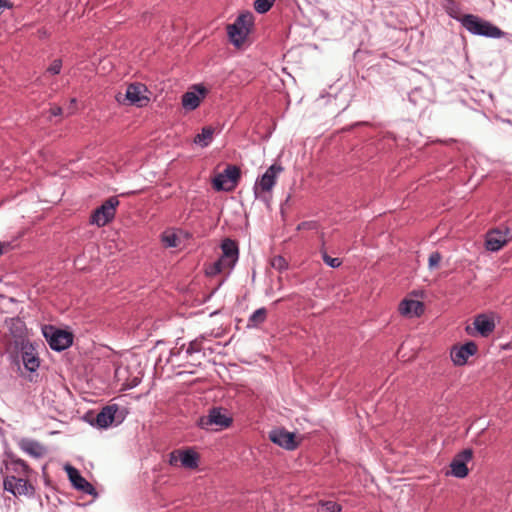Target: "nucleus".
<instances>
[{
    "label": "nucleus",
    "instance_id": "1",
    "mask_svg": "<svg viewBox=\"0 0 512 512\" xmlns=\"http://www.w3.org/2000/svg\"><path fill=\"white\" fill-rule=\"evenodd\" d=\"M460 22L470 33L475 35L489 38H501L505 34L497 26L473 14L464 15L461 17Z\"/></svg>",
    "mask_w": 512,
    "mask_h": 512
},
{
    "label": "nucleus",
    "instance_id": "2",
    "mask_svg": "<svg viewBox=\"0 0 512 512\" xmlns=\"http://www.w3.org/2000/svg\"><path fill=\"white\" fill-rule=\"evenodd\" d=\"M232 417L226 409L222 407H213L209 409L208 414L198 420V425L202 429L218 431L228 428L232 424Z\"/></svg>",
    "mask_w": 512,
    "mask_h": 512
},
{
    "label": "nucleus",
    "instance_id": "3",
    "mask_svg": "<svg viewBox=\"0 0 512 512\" xmlns=\"http://www.w3.org/2000/svg\"><path fill=\"white\" fill-rule=\"evenodd\" d=\"M252 25V13L247 12L239 15L233 24L227 26V32L231 42L235 46L240 47L245 42Z\"/></svg>",
    "mask_w": 512,
    "mask_h": 512
},
{
    "label": "nucleus",
    "instance_id": "4",
    "mask_svg": "<svg viewBox=\"0 0 512 512\" xmlns=\"http://www.w3.org/2000/svg\"><path fill=\"white\" fill-rule=\"evenodd\" d=\"M149 100L150 99L147 96V88L141 83L129 84L126 88L125 94H118L117 96L118 102L135 105L137 107L146 106Z\"/></svg>",
    "mask_w": 512,
    "mask_h": 512
},
{
    "label": "nucleus",
    "instance_id": "5",
    "mask_svg": "<svg viewBox=\"0 0 512 512\" xmlns=\"http://www.w3.org/2000/svg\"><path fill=\"white\" fill-rule=\"evenodd\" d=\"M240 175L241 172L237 166L228 165L223 173H219L213 178V188L217 191H232L236 187Z\"/></svg>",
    "mask_w": 512,
    "mask_h": 512
},
{
    "label": "nucleus",
    "instance_id": "6",
    "mask_svg": "<svg viewBox=\"0 0 512 512\" xmlns=\"http://www.w3.org/2000/svg\"><path fill=\"white\" fill-rule=\"evenodd\" d=\"M118 205V199L116 197H110L93 212L91 216V223L96 224L98 227L105 226L114 218L116 207Z\"/></svg>",
    "mask_w": 512,
    "mask_h": 512
},
{
    "label": "nucleus",
    "instance_id": "7",
    "mask_svg": "<svg viewBox=\"0 0 512 512\" xmlns=\"http://www.w3.org/2000/svg\"><path fill=\"white\" fill-rule=\"evenodd\" d=\"M44 336L51 349L62 351L68 348L73 342V335L64 330H55L53 327H46Z\"/></svg>",
    "mask_w": 512,
    "mask_h": 512
},
{
    "label": "nucleus",
    "instance_id": "8",
    "mask_svg": "<svg viewBox=\"0 0 512 512\" xmlns=\"http://www.w3.org/2000/svg\"><path fill=\"white\" fill-rule=\"evenodd\" d=\"M269 439L274 444L290 451L295 450L300 444V441L297 440L296 435L285 430L284 428H277L270 431Z\"/></svg>",
    "mask_w": 512,
    "mask_h": 512
},
{
    "label": "nucleus",
    "instance_id": "9",
    "mask_svg": "<svg viewBox=\"0 0 512 512\" xmlns=\"http://www.w3.org/2000/svg\"><path fill=\"white\" fill-rule=\"evenodd\" d=\"M512 240V229L505 227V230L493 229L486 235L485 245L490 251H498Z\"/></svg>",
    "mask_w": 512,
    "mask_h": 512
},
{
    "label": "nucleus",
    "instance_id": "10",
    "mask_svg": "<svg viewBox=\"0 0 512 512\" xmlns=\"http://www.w3.org/2000/svg\"><path fill=\"white\" fill-rule=\"evenodd\" d=\"M169 464L172 466H183L185 468L194 469L198 466V455L194 451L175 450L170 453Z\"/></svg>",
    "mask_w": 512,
    "mask_h": 512
},
{
    "label": "nucleus",
    "instance_id": "11",
    "mask_svg": "<svg viewBox=\"0 0 512 512\" xmlns=\"http://www.w3.org/2000/svg\"><path fill=\"white\" fill-rule=\"evenodd\" d=\"M473 451L465 449L458 453L451 462V473L458 478H464L468 475L467 463L472 459Z\"/></svg>",
    "mask_w": 512,
    "mask_h": 512
},
{
    "label": "nucleus",
    "instance_id": "12",
    "mask_svg": "<svg viewBox=\"0 0 512 512\" xmlns=\"http://www.w3.org/2000/svg\"><path fill=\"white\" fill-rule=\"evenodd\" d=\"M477 351V345L474 342H468L460 347H454L451 351V359L455 365L466 364L468 358Z\"/></svg>",
    "mask_w": 512,
    "mask_h": 512
},
{
    "label": "nucleus",
    "instance_id": "13",
    "mask_svg": "<svg viewBox=\"0 0 512 512\" xmlns=\"http://www.w3.org/2000/svg\"><path fill=\"white\" fill-rule=\"evenodd\" d=\"M66 472L74 488L90 495L95 493V488L93 485L89 483L84 477H82L76 468L67 466Z\"/></svg>",
    "mask_w": 512,
    "mask_h": 512
},
{
    "label": "nucleus",
    "instance_id": "14",
    "mask_svg": "<svg viewBox=\"0 0 512 512\" xmlns=\"http://www.w3.org/2000/svg\"><path fill=\"white\" fill-rule=\"evenodd\" d=\"M119 410L118 405H108L102 408V410L97 414L95 423L100 428H107L109 425L113 424L117 419V412Z\"/></svg>",
    "mask_w": 512,
    "mask_h": 512
},
{
    "label": "nucleus",
    "instance_id": "15",
    "mask_svg": "<svg viewBox=\"0 0 512 512\" xmlns=\"http://www.w3.org/2000/svg\"><path fill=\"white\" fill-rule=\"evenodd\" d=\"M280 165H271L266 172L262 175L261 179L257 183L256 189L260 188L262 191H270L276 183L278 174L282 171Z\"/></svg>",
    "mask_w": 512,
    "mask_h": 512
},
{
    "label": "nucleus",
    "instance_id": "16",
    "mask_svg": "<svg viewBox=\"0 0 512 512\" xmlns=\"http://www.w3.org/2000/svg\"><path fill=\"white\" fill-rule=\"evenodd\" d=\"M4 488L14 495H23L28 493L30 485L24 478L10 476L4 480Z\"/></svg>",
    "mask_w": 512,
    "mask_h": 512
},
{
    "label": "nucleus",
    "instance_id": "17",
    "mask_svg": "<svg viewBox=\"0 0 512 512\" xmlns=\"http://www.w3.org/2000/svg\"><path fill=\"white\" fill-rule=\"evenodd\" d=\"M399 312L405 317H419L424 312V305L418 300L405 299L399 304Z\"/></svg>",
    "mask_w": 512,
    "mask_h": 512
},
{
    "label": "nucleus",
    "instance_id": "18",
    "mask_svg": "<svg viewBox=\"0 0 512 512\" xmlns=\"http://www.w3.org/2000/svg\"><path fill=\"white\" fill-rule=\"evenodd\" d=\"M474 326L482 336H488L495 328L494 321L484 314H480L475 318Z\"/></svg>",
    "mask_w": 512,
    "mask_h": 512
},
{
    "label": "nucleus",
    "instance_id": "19",
    "mask_svg": "<svg viewBox=\"0 0 512 512\" xmlns=\"http://www.w3.org/2000/svg\"><path fill=\"white\" fill-rule=\"evenodd\" d=\"M20 448L29 455L39 458L44 455V447L37 441L22 439L19 443Z\"/></svg>",
    "mask_w": 512,
    "mask_h": 512
},
{
    "label": "nucleus",
    "instance_id": "20",
    "mask_svg": "<svg viewBox=\"0 0 512 512\" xmlns=\"http://www.w3.org/2000/svg\"><path fill=\"white\" fill-rule=\"evenodd\" d=\"M235 265V262L232 260H228L225 257L221 256L217 261L209 265L206 269V273L210 276L229 271Z\"/></svg>",
    "mask_w": 512,
    "mask_h": 512
},
{
    "label": "nucleus",
    "instance_id": "21",
    "mask_svg": "<svg viewBox=\"0 0 512 512\" xmlns=\"http://www.w3.org/2000/svg\"><path fill=\"white\" fill-rule=\"evenodd\" d=\"M222 256L226 259H230L236 263L238 260V246L235 241L231 239L223 240L221 244Z\"/></svg>",
    "mask_w": 512,
    "mask_h": 512
},
{
    "label": "nucleus",
    "instance_id": "22",
    "mask_svg": "<svg viewBox=\"0 0 512 512\" xmlns=\"http://www.w3.org/2000/svg\"><path fill=\"white\" fill-rule=\"evenodd\" d=\"M22 361L25 368L31 372L39 367V360L32 352L31 348L23 347Z\"/></svg>",
    "mask_w": 512,
    "mask_h": 512
},
{
    "label": "nucleus",
    "instance_id": "23",
    "mask_svg": "<svg viewBox=\"0 0 512 512\" xmlns=\"http://www.w3.org/2000/svg\"><path fill=\"white\" fill-rule=\"evenodd\" d=\"M267 309L262 307L257 309L252 313V315L248 319V327H259L262 323H264L267 319Z\"/></svg>",
    "mask_w": 512,
    "mask_h": 512
},
{
    "label": "nucleus",
    "instance_id": "24",
    "mask_svg": "<svg viewBox=\"0 0 512 512\" xmlns=\"http://www.w3.org/2000/svg\"><path fill=\"white\" fill-rule=\"evenodd\" d=\"M213 134L214 129L212 127H204L202 132L195 136L194 142L202 147H206L212 141Z\"/></svg>",
    "mask_w": 512,
    "mask_h": 512
},
{
    "label": "nucleus",
    "instance_id": "25",
    "mask_svg": "<svg viewBox=\"0 0 512 512\" xmlns=\"http://www.w3.org/2000/svg\"><path fill=\"white\" fill-rule=\"evenodd\" d=\"M200 104V98L194 92H186L182 96V105L186 109L194 110Z\"/></svg>",
    "mask_w": 512,
    "mask_h": 512
},
{
    "label": "nucleus",
    "instance_id": "26",
    "mask_svg": "<svg viewBox=\"0 0 512 512\" xmlns=\"http://www.w3.org/2000/svg\"><path fill=\"white\" fill-rule=\"evenodd\" d=\"M161 238H162V242H163L164 246L167 248L177 247L180 243L179 237L173 231H165L162 234Z\"/></svg>",
    "mask_w": 512,
    "mask_h": 512
},
{
    "label": "nucleus",
    "instance_id": "27",
    "mask_svg": "<svg viewBox=\"0 0 512 512\" xmlns=\"http://www.w3.org/2000/svg\"><path fill=\"white\" fill-rule=\"evenodd\" d=\"M203 340V336L192 340L188 347L185 349L186 356L192 357L195 353H200L203 349Z\"/></svg>",
    "mask_w": 512,
    "mask_h": 512
},
{
    "label": "nucleus",
    "instance_id": "28",
    "mask_svg": "<svg viewBox=\"0 0 512 512\" xmlns=\"http://www.w3.org/2000/svg\"><path fill=\"white\" fill-rule=\"evenodd\" d=\"M275 0H256L254 2V9L258 13H266L273 6Z\"/></svg>",
    "mask_w": 512,
    "mask_h": 512
},
{
    "label": "nucleus",
    "instance_id": "29",
    "mask_svg": "<svg viewBox=\"0 0 512 512\" xmlns=\"http://www.w3.org/2000/svg\"><path fill=\"white\" fill-rule=\"evenodd\" d=\"M341 506L333 501L324 502L319 508V512H340Z\"/></svg>",
    "mask_w": 512,
    "mask_h": 512
},
{
    "label": "nucleus",
    "instance_id": "30",
    "mask_svg": "<svg viewBox=\"0 0 512 512\" xmlns=\"http://www.w3.org/2000/svg\"><path fill=\"white\" fill-rule=\"evenodd\" d=\"M271 266L274 269H277L279 271H282L287 268L288 263L286 259L282 256H275L271 259Z\"/></svg>",
    "mask_w": 512,
    "mask_h": 512
},
{
    "label": "nucleus",
    "instance_id": "31",
    "mask_svg": "<svg viewBox=\"0 0 512 512\" xmlns=\"http://www.w3.org/2000/svg\"><path fill=\"white\" fill-rule=\"evenodd\" d=\"M321 254H322V259L323 261L330 267L332 268H337L341 265V260L339 258H332L331 256H329L327 254L326 251L322 250L321 251Z\"/></svg>",
    "mask_w": 512,
    "mask_h": 512
},
{
    "label": "nucleus",
    "instance_id": "32",
    "mask_svg": "<svg viewBox=\"0 0 512 512\" xmlns=\"http://www.w3.org/2000/svg\"><path fill=\"white\" fill-rule=\"evenodd\" d=\"M442 260V256L439 252L435 251V252H432L430 255H429V259H428V267L429 269H435L439 266L440 262Z\"/></svg>",
    "mask_w": 512,
    "mask_h": 512
},
{
    "label": "nucleus",
    "instance_id": "33",
    "mask_svg": "<svg viewBox=\"0 0 512 512\" xmlns=\"http://www.w3.org/2000/svg\"><path fill=\"white\" fill-rule=\"evenodd\" d=\"M62 68V61L60 59H55L50 66L47 68V72L53 75H57L60 73Z\"/></svg>",
    "mask_w": 512,
    "mask_h": 512
},
{
    "label": "nucleus",
    "instance_id": "34",
    "mask_svg": "<svg viewBox=\"0 0 512 512\" xmlns=\"http://www.w3.org/2000/svg\"><path fill=\"white\" fill-rule=\"evenodd\" d=\"M15 465L21 467L22 471H23V474L24 475H27L28 472H29V466L27 465V463L22 460V459H17L13 462Z\"/></svg>",
    "mask_w": 512,
    "mask_h": 512
},
{
    "label": "nucleus",
    "instance_id": "35",
    "mask_svg": "<svg viewBox=\"0 0 512 512\" xmlns=\"http://www.w3.org/2000/svg\"><path fill=\"white\" fill-rule=\"evenodd\" d=\"M50 113L53 116H60L63 113V109L60 106H53L50 108Z\"/></svg>",
    "mask_w": 512,
    "mask_h": 512
},
{
    "label": "nucleus",
    "instance_id": "36",
    "mask_svg": "<svg viewBox=\"0 0 512 512\" xmlns=\"http://www.w3.org/2000/svg\"><path fill=\"white\" fill-rule=\"evenodd\" d=\"M10 248V243L0 241V256L7 252Z\"/></svg>",
    "mask_w": 512,
    "mask_h": 512
},
{
    "label": "nucleus",
    "instance_id": "37",
    "mask_svg": "<svg viewBox=\"0 0 512 512\" xmlns=\"http://www.w3.org/2000/svg\"><path fill=\"white\" fill-rule=\"evenodd\" d=\"M69 114H73L76 110V99L72 98L70 100V105L67 108Z\"/></svg>",
    "mask_w": 512,
    "mask_h": 512
},
{
    "label": "nucleus",
    "instance_id": "38",
    "mask_svg": "<svg viewBox=\"0 0 512 512\" xmlns=\"http://www.w3.org/2000/svg\"><path fill=\"white\" fill-rule=\"evenodd\" d=\"M9 7H10V5H9V3L7 1L0 0V14L3 12V10L5 8H9Z\"/></svg>",
    "mask_w": 512,
    "mask_h": 512
},
{
    "label": "nucleus",
    "instance_id": "39",
    "mask_svg": "<svg viewBox=\"0 0 512 512\" xmlns=\"http://www.w3.org/2000/svg\"><path fill=\"white\" fill-rule=\"evenodd\" d=\"M184 348H185V345H184V344H183V345H181V347H179V348H174V349L172 350V354H180V353H181V351H182Z\"/></svg>",
    "mask_w": 512,
    "mask_h": 512
},
{
    "label": "nucleus",
    "instance_id": "40",
    "mask_svg": "<svg viewBox=\"0 0 512 512\" xmlns=\"http://www.w3.org/2000/svg\"><path fill=\"white\" fill-rule=\"evenodd\" d=\"M448 13L449 15H451L452 17L458 19L460 21L461 18H459L457 15H456V12L454 11V9L452 8H448Z\"/></svg>",
    "mask_w": 512,
    "mask_h": 512
},
{
    "label": "nucleus",
    "instance_id": "41",
    "mask_svg": "<svg viewBox=\"0 0 512 512\" xmlns=\"http://www.w3.org/2000/svg\"><path fill=\"white\" fill-rule=\"evenodd\" d=\"M196 89L200 94H202L203 96L205 95L206 89L203 86H197Z\"/></svg>",
    "mask_w": 512,
    "mask_h": 512
}]
</instances>
